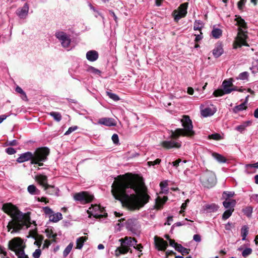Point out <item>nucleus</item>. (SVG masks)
I'll list each match as a JSON object with an SVG mask.
<instances>
[{
	"instance_id": "nucleus-1",
	"label": "nucleus",
	"mask_w": 258,
	"mask_h": 258,
	"mask_svg": "<svg viewBox=\"0 0 258 258\" xmlns=\"http://www.w3.org/2000/svg\"><path fill=\"white\" fill-rule=\"evenodd\" d=\"M111 188L114 198L131 210L143 207L150 198L144 183L131 177L118 176Z\"/></svg>"
},
{
	"instance_id": "nucleus-2",
	"label": "nucleus",
	"mask_w": 258,
	"mask_h": 258,
	"mask_svg": "<svg viewBox=\"0 0 258 258\" xmlns=\"http://www.w3.org/2000/svg\"><path fill=\"white\" fill-rule=\"evenodd\" d=\"M183 128H177L175 131H171L170 140L164 141L161 143V145L166 149L172 148H179L181 147L180 142L175 140L180 136L192 137L195 135L191 120L187 115H183L180 120Z\"/></svg>"
},
{
	"instance_id": "nucleus-3",
	"label": "nucleus",
	"mask_w": 258,
	"mask_h": 258,
	"mask_svg": "<svg viewBox=\"0 0 258 258\" xmlns=\"http://www.w3.org/2000/svg\"><path fill=\"white\" fill-rule=\"evenodd\" d=\"M2 209L12 218L7 226L8 231L13 229L11 233H15L26 225L28 218L25 214L20 212L16 206L11 203H6L3 205Z\"/></svg>"
},
{
	"instance_id": "nucleus-4",
	"label": "nucleus",
	"mask_w": 258,
	"mask_h": 258,
	"mask_svg": "<svg viewBox=\"0 0 258 258\" xmlns=\"http://www.w3.org/2000/svg\"><path fill=\"white\" fill-rule=\"evenodd\" d=\"M49 154V150L46 147H41L37 149L34 153L31 152H27L20 155L17 159L18 163H23L31 160V164H38L41 166L43 165L42 162L45 161L47 156Z\"/></svg>"
},
{
	"instance_id": "nucleus-5",
	"label": "nucleus",
	"mask_w": 258,
	"mask_h": 258,
	"mask_svg": "<svg viewBox=\"0 0 258 258\" xmlns=\"http://www.w3.org/2000/svg\"><path fill=\"white\" fill-rule=\"evenodd\" d=\"M118 241L120 243V246L117 247L114 251V255L116 256H119L121 254L126 253L129 251L130 247H135L137 243L135 238L128 236L120 238Z\"/></svg>"
},
{
	"instance_id": "nucleus-6",
	"label": "nucleus",
	"mask_w": 258,
	"mask_h": 258,
	"mask_svg": "<svg viewBox=\"0 0 258 258\" xmlns=\"http://www.w3.org/2000/svg\"><path fill=\"white\" fill-rule=\"evenodd\" d=\"M25 245L20 238H15L9 242V248L14 251L18 258H29L24 252Z\"/></svg>"
},
{
	"instance_id": "nucleus-7",
	"label": "nucleus",
	"mask_w": 258,
	"mask_h": 258,
	"mask_svg": "<svg viewBox=\"0 0 258 258\" xmlns=\"http://www.w3.org/2000/svg\"><path fill=\"white\" fill-rule=\"evenodd\" d=\"M200 180L203 185L207 188H211L216 183L214 173L209 170H206L202 174Z\"/></svg>"
},
{
	"instance_id": "nucleus-8",
	"label": "nucleus",
	"mask_w": 258,
	"mask_h": 258,
	"mask_svg": "<svg viewBox=\"0 0 258 258\" xmlns=\"http://www.w3.org/2000/svg\"><path fill=\"white\" fill-rule=\"evenodd\" d=\"M222 89H219L214 91L213 95L216 97L222 96L224 94H229L231 92L230 90L233 86L232 79L225 80L222 83Z\"/></svg>"
},
{
	"instance_id": "nucleus-9",
	"label": "nucleus",
	"mask_w": 258,
	"mask_h": 258,
	"mask_svg": "<svg viewBox=\"0 0 258 258\" xmlns=\"http://www.w3.org/2000/svg\"><path fill=\"white\" fill-rule=\"evenodd\" d=\"M74 199L81 204H86L91 202L94 196L87 191H81L76 193L73 196Z\"/></svg>"
},
{
	"instance_id": "nucleus-10",
	"label": "nucleus",
	"mask_w": 258,
	"mask_h": 258,
	"mask_svg": "<svg viewBox=\"0 0 258 258\" xmlns=\"http://www.w3.org/2000/svg\"><path fill=\"white\" fill-rule=\"evenodd\" d=\"M187 3L182 4L178 8V10H174L173 15L175 21L177 22L179 19L184 17L187 14Z\"/></svg>"
},
{
	"instance_id": "nucleus-11",
	"label": "nucleus",
	"mask_w": 258,
	"mask_h": 258,
	"mask_svg": "<svg viewBox=\"0 0 258 258\" xmlns=\"http://www.w3.org/2000/svg\"><path fill=\"white\" fill-rule=\"evenodd\" d=\"M246 38L247 35L245 32L239 28L237 36L234 43V48H236L237 47H241L242 45L247 46V44L246 42Z\"/></svg>"
},
{
	"instance_id": "nucleus-12",
	"label": "nucleus",
	"mask_w": 258,
	"mask_h": 258,
	"mask_svg": "<svg viewBox=\"0 0 258 258\" xmlns=\"http://www.w3.org/2000/svg\"><path fill=\"white\" fill-rule=\"evenodd\" d=\"M103 210V208H101L97 205H92L91 207L88 210L87 212L90 215L89 217L91 215L96 218H99L105 216Z\"/></svg>"
},
{
	"instance_id": "nucleus-13",
	"label": "nucleus",
	"mask_w": 258,
	"mask_h": 258,
	"mask_svg": "<svg viewBox=\"0 0 258 258\" xmlns=\"http://www.w3.org/2000/svg\"><path fill=\"white\" fill-rule=\"evenodd\" d=\"M55 37L60 41L61 45L64 48H68L71 43L70 36L62 31H58L55 33Z\"/></svg>"
},
{
	"instance_id": "nucleus-14",
	"label": "nucleus",
	"mask_w": 258,
	"mask_h": 258,
	"mask_svg": "<svg viewBox=\"0 0 258 258\" xmlns=\"http://www.w3.org/2000/svg\"><path fill=\"white\" fill-rule=\"evenodd\" d=\"M35 179L40 185L44 187V190H47V187H48L49 184L47 183V177L46 175L39 174L35 176Z\"/></svg>"
},
{
	"instance_id": "nucleus-15",
	"label": "nucleus",
	"mask_w": 258,
	"mask_h": 258,
	"mask_svg": "<svg viewBox=\"0 0 258 258\" xmlns=\"http://www.w3.org/2000/svg\"><path fill=\"white\" fill-rule=\"evenodd\" d=\"M98 123L108 126H115L116 125V122L112 118H101L98 121Z\"/></svg>"
},
{
	"instance_id": "nucleus-16",
	"label": "nucleus",
	"mask_w": 258,
	"mask_h": 258,
	"mask_svg": "<svg viewBox=\"0 0 258 258\" xmlns=\"http://www.w3.org/2000/svg\"><path fill=\"white\" fill-rule=\"evenodd\" d=\"M28 11V5L26 3L22 8H20L17 10V14L21 19H24L27 17Z\"/></svg>"
},
{
	"instance_id": "nucleus-17",
	"label": "nucleus",
	"mask_w": 258,
	"mask_h": 258,
	"mask_svg": "<svg viewBox=\"0 0 258 258\" xmlns=\"http://www.w3.org/2000/svg\"><path fill=\"white\" fill-rule=\"evenodd\" d=\"M156 246L160 250H165L168 245L167 242L162 238H158L155 237Z\"/></svg>"
},
{
	"instance_id": "nucleus-18",
	"label": "nucleus",
	"mask_w": 258,
	"mask_h": 258,
	"mask_svg": "<svg viewBox=\"0 0 258 258\" xmlns=\"http://www.w3.org/2000/svg\"><path fill=\"white\" fill-rule=\"evenodd\" d=\"M87 59L90 61H94L98 58V53L95 50H90L86 53Z\"/></svg>"
},
{
	"instance_id": "nucleus-19",
	"label": "nucleus",
	"mask_w": 258,
	"mask_h": 258,
	"mask_svg": "<svg viewBox=\"0 0 258 258\" xmlns=\"http://www.w3.org/2000/svg\"><path fill=\"white\" fill-rule=\"evenodd\" d=\"M236 201L235 200L226 199L225 201L223 202V206L227 209L234 208L236 205Z\"/></svg>"
},
{
	"instance_id": "nucleus-20",
	"label": "nucleus",
	"mask_w": 258,
	"mask_h": 258,
	"mask_svg": "<svg viewBox=\"0 0 258 258\" xmlns=\"http://www.w3.org/2000/svg\"><path fill=\"white\" fill-rule=\"evenodd\" d=\"M215 109H212L210 107H206L205 109L201 110V115L203 117H206L213 115L215 113Z\"/></svg>"
},
{
	"instance_id": "nucleus-21",
	"label": "nucleus",
	"mask_w": 258,
	"mask_h": 258,
	"mask_svg": "<svg viewBox=\"0 0 258 258\" xmlns=\"http://www.w3.org/2000/svg\"><path fill=\"white\" fill-rule=\"evenodd\" d=\"M251 123L252 121L251 120L245 121L243 122L241 124L235 127V130L240 133H242L245 130L246 127L250 126L251 124Z\"/></svg>"
},
{
	"instance_id": "nucleus-22",
	"label": "nucleus",
	"mask_w": 258,
	"mask_h": 258,
	"mask_svg": "<svg viewBox=\"0 0 258 258\" xmlns=\"http://www.w3.org/2000/svg\"><path fill=\"white\" fill-rule=\"evenodd\" d=\"M49 220L53 222H57L62 218V214L57 212L55 214L53 213L49 216Z\"/></svg>"
},
{
	"instance_id": "nucleus-23",
	"label": "nucleus",
	"mask_w": 258,
	"mask_h": 258,
	"mask_svg": "<svg viewBox=\"0 0 258 258\" xmlns=\"http://www.w3.org/2000/svg\"><path fill=\"white\" fill-rule=\"evenodd\" d=\"M87 239L86 237L82 236L78 238L76 240V248L79 249H81Z\"/></svg>"
},
{
	"instance_id": "nucleus-24",
	"label": "nucleus",
	"mask_w": 258,
	"mask_h": 258,
	"mask_svg": "<svg viewBox=\"0 0 258 258\" xmlns=\"http://www.w3.org/2000/svg\"><path fill=\"white\" fill-rule=\"evenodd\" d=\"M137 221L135 219H129L126 222V227L131 231L135 229Z\"/></svg>"
},
{
	"instance_id": "nucleus-25",
	"label": "nucleus",
	"mask_w": 258,
	"mask_h": 258,
	"mask_svg": "<svg viewBox=\"0 0 258 258\" xmlns=\"http://www.w3.org/2000/svg\"><path fill=\"white\" fill-rule=\"evenodd\" d=\"M167 197H164L163 198L158 197L156 200V204L157 208L158 209L161 208L162 205L167 201Z\"/></svg>"
},
{
	"instance_id": "nucleus-26",
	"label": "nucleus",
	"mask_w": 258,
	"mask_h": 258,
	"mask_svg": "<svg viewBox=\"0 0 258 258\" xmlns=\"http://www.w3.org/2000/svg\"><path fill=\"white\" fill-rule=\"evenodd\" d=\"M46 192L49 195H53L55 194H57L58 191V189L55 187L54 186L48 185V187H47V190H45Z\"/></svg>"
},
{
	"instance_id": "nucleus-27",
	"label": "nucleus",
	"mask_w": 258,
	"mask_h": 258,
	"mask_svg": "<svg viewBox=\"0 0 258 258\" xmlns=\"http://www.w3.org/2000/svg\"><path fill=\"white\" fill-rule=\"evenodd\" d=\"M211 34L214 38L218 39L222 35V31L220 29L214 28Z\"/></svg>"
},
{
	"instance_id": "nucleus-28",
	"label": "nucleus",
	"mask_w": 258,
	"mask_h": 258,
	"mask_svg": "<svg viewBox=\"0 0 258 258\" xmlns=\"http://www.w3.org/2000/svg\"><path fill=\"white\" fill-rule=\"evenodd\" d=\"M28 191L31 195H39L40 190L34 185H30L27 188Z\"/></svg>"
},
{
	"instance_id": "nucleus-29",
	"label": "nucleus",
	"mask_w": 258,
	"mask_h": 258,
	"mask_svg": "<svg viewBox=\"0 0 258 258\" xmlns=\"http://www.w3.org/2000/svg\"><path fill=\"white\" fill-rule=\"evenodd\" d=\"M175 250L179 252H181L182 255L188 254L189 250L183 247L181 244H178L175 247Z\"/></svg>"
},
{
	"instance_id": "nucleus-30",
	"label": "nucleus",
	"mask_w": 258,
	"mask_h": 258,
	"mask_svg": "<svg viewBox=\"0 0 258 258\" xmlns=\"http://www.w3.org/2000/svg\"><path fill=\"white\" fill-rule=\"evenodd\" d=\"M223 53V50L220 46L217 47L213 50V54L216 58L219 57Z\"/></svg>"
},
{
	"instance_id": "nucleus-31",
	"label": "nucleus",
	"mask_w": 258,
	"mask_h": 258,
	"mask_svg": "<svg viewBox=\"0 0 258 258\" xmlns=\"http://www.w3.org/2000/svg\"><path fill=\"white\" fill-rule=\"evenodd\" d=\"M213 157L219 163H225L226 161V158L222 155L218 153H213Z\"/></svg>"
},
{
	"instance_id": "nucleus-32",
	"label": "nucleus",
	"mask_w": 258,
	"mask_h": 258,
	"mask_svg": "<svg viewBox=\"0 0 258 258\" xmlns=\"http://www.w3.org/2000/svg\"><path fill=\"white\" fill-rule=\"evenodd\" d=\"M248 233V227L246 225L243 226L241 229V234L242 237V240H245L246 239V237Z\"/></svg>"
},
{
	"instance_id": "nucleus-33",
	"label": "nucleus",
	"mask_w": 258,
	"mask_h": 258,
	"mask_svg": "<svg viewBox=\"0 0 258 258\" xmlns=\"http://www.w3.org/2000/svg\"><path fill=\"white\" fill-rule=\"evenodd\" d=\"M234 211V208H231L226 210L222 215V219L224 220L228 219Z\"/></svg>"
},
{
	"instance_id": "nucleus-34",
	"label": "nucleus",
	"mask_w": 258,
	"mask_h": 258,
	"mask_svg": "<svg viewBox=\"0 0 258 258\" xmlns=\"http://www.w3.org/2000/svg\"><path fill=\"white\" fill-rule=\"evenodd\" d=\"M246 108L247 107L245 103H242L239 105L235 106L233 108V111L235 113H237L240 111L245 110Z\"/></svg>"
},
{
	"instance_id": "nucleus-35",
	"label": "nucleus",
	"mask_w": 258,
	"mask_h": 258,
	"mask_svg": "<svg viewBox=\"0 0 258 258\" xmlns=\"http://www.w3.org/2000/svg\"><path fill=\"white\" fill-rule=\"evenodd\" d=\"M49 114L56 121H59L61 119V115L60 113L58 112H51L49 113Z\"/></svg>"
},
{
	"instance_id": "nucleus-36",
	"label": "nucleus",
	"mask_w": 258,
	"mask_h": 258,
	"mask_svg": "<svg viewBox=\"0 0 258 258\" xmlns=\"http://www.w3.org/2000/svg\"><path fill=\"white\" fill-rule=\"evenodd\" d=\"M203 26L202 22L200 20H196L194 23V29L201 30Z\"/></svg>"
},
{
	"instance_id": "nucleus-37",
	"label": "nucleus",
	"mask_w": 258,
	"mask_h": 258,
	"mask_svg": "<svg viewBox=\"0 0 258 258\" xmlns=\"http://www.w3.org/2000/svg\"><path fill=\"white\" fill-rule=\"evenodd\" d=\"M73 243L72 242L70 243L67 246V247L65 248V249L64 250V251L63 252V255L64 257H66L69 254V253L71 252V251L73 248Z\"/></svg>"
},
{
	"instance_id": "nucleus-38",
	"label": "nucleus",
	"mask_w": 258,
	"mask_h": 258,
	"mask_svg": "<svg viewBox=\"0 0 258 258\" xmlns=\"http://www.w3.org/2000/svg\"><path fill=\"white\" fill-rule=\"evenodd\" d=\"M249 76V74L247 72H244L240 73L238 77H237V79L241 80H248V78Z\"/></svg>"
},
{
	"instance_id": "nucleus-39",
	"label": "nucleus",
	"mask_w": 258,
	"mask_h": 258,
	"mask_svg": "<svg viewBox=\"0 0 258 258\" xmlns=\"http://www.w3.org/2000/svg\"><path fill=\"white\" fill-rule=\"evenodd\" d=\"M107 95L109 98L112 99L114 101H118L120 99L119 97L116 94L112 93L109 92H106Z\"/></svg>"
},
{
	"instance_id": "nucleus-40",
	"label": "nucleus",
	"mask_w": 258,
	"mask_h": 258,
	"mask_svg": "<svg viewBox=\"0 0 258 258\" xmlns=\"http://www.w3.org/2000/svg\"><path fill=\"white\" fill-rule=\"evenodd\" d=\"M206 207L207 209L210 210L211 212H214L218 209V206L215 204L207 205Z\"/></svg>"
},
{
	"instance_id": "nucleus-41",
	"label": "nucleus",
	"mask_w": 258,
	"mask_h": 258,
	"mask_svg": "<svg viewBox=\"0 0 258 258\" xmlns=\"http://www.w3.org/2000/svg\"><path fill=\"white\" fill-rule=\"evenodd\" d=\"M252 253V249L250 248H246L242 252V255L243 257H246Z\"/></svg>"
},
{
	"instance_id": "nucleus-42",
	"label": "nucleus",
	"mask_w": 258,
	"mask_h": 258,
	"mask_svg": "<svg viewBox=\"0 0 258 258\" xmlns=\"http://www.w3.org/2000/svg\"><path fill=\"white\" fill-rule=\"evenodd\" d=\"M88 71L89 72H90L91 73H92L93 74H96V75H100L101 74L100 71H99V70H98L93 67H89L88 68Z\"/></svg>"
},
{
	"instance_id": "nucleus-43",
	"label": "nucleus",
	"mask_w": 258,
	"mask_h": 258,
	"mask_svg": "<svg viewBox=\"0 0 258 258\" xmlns=\"http://www.w3.org/2000/svg\"><path fill=\"white\" fill-rule=\"evenodd\" d=\"M246 170H247V172L249 173L248 170L251 168H258V162L255 163L254 164H246L245 166Z\"/></svg>"
},
{
	"instance_id": "nucleus-44",
	"label": "nucleus",
	"mask_w": 258,
	"mask_h": 258,
	"mask_svg": "<svg viewBox=\"0 0 258 258\" xmlns=\"http://www.w3.org/2000/svg\"><path fill=\"white\" fill-rule=\"evenodd\" d=\"M209 138L210 139H213V140H219L221 139V136H220V134L216 133V134H213L211 135H209Z\"/></svg>"
},
{
	"instance_id": "nucleus-45",
	"label": "nucleus",
	"mask_w": 258,
	"mask_h": 258,
	"mask_svg": "<svg viewBox=\"0 0 258 258\" xmlns=\"http://www.w3.org/2000/svg\"><path fill=\"white\" fill-rule=\"evenodd\" d=\"M234 195V192L232 191H224L223 194V196L227 199H229L230 197H232Z\"/></svg>"
},
{
	"instance_id": "nucleus-46",
	"label": "nucleus",
	"mask_w": 258,
	"mask_h": 258,
	"mask_svg": "<svg viewBox=\"0 0 258 258\" xmlns=\"http://www.w3.org/2000/svg\"><path fill=\"white\" fill-rule=\"evenodd\" d=\"M43 211L46 215L49 217L53 213L52 210L48 207H45L43 208Z\"/></svg>"
},
{
	"instance_id": "nucleus-47",
	"label": "nucleus",
	"mask_w": 258,
	"mask_h": 258,
	"mask_svg": "<svg viewBox=\"0 0 258 258\" xmlns=\"http://www.w3.org/2000/svg\"><path fill=\"white\" fill-rule=\"evenodd\" d=\"M237 23L238 25L242 28L246 27V23L244 20L240 18H238L237 19Z\"/></svg>"
},
{
	"instance_id": "nucleus-48",
	"label": "nucleus",
	"mask_w": 258,
	"mask_h": 258,
	"mask_svg": "<svg viewBox=\"0 0 258 258\" xmlns=\"http://www.w3.org/2000/svg\"><path fill=\"white\" fill-rule=\"evenodd\" d=\"M41 253V251L40 249L38 248L33 253V256L34 258H39Z\"/></svg>"
},
{
	"instance_id": "nucleus-49",
	"label": "nucleus",
	"mask_w": 258,
	"mask_h": 258,
	"mask_svg": "<svg viewBox=\"0 0 258 258\" xmlns=\"http://www.w3.org/2000/svg\"><path fill=\"white\" fill-rule=\"evenodd\" d=\"M252 212V208L251 207H248L245 208L244 210V212L245 214H246L247 216H250Z\"/></svg>"
},
{
	"instance_id": "nucleus-50",
	"label": "nucleus",
	"mask_w": 258,
	"mask_h": 258,
	"mask_svg": "<svg viewBox=\"0 0 258 258\" xmlns=\"http://www.w3.org/2000/svg\"><path fill=\"white\" fill-rule=\"evenodd\" d=\"M78 128L77 126H73L69 128L68 130L65 133L64 135H69L73 132L76 131Z\"/></svg>"
},
{
	"instance_id": "nucleus-51",
	"label": "nucleus",
	"mask_w": 258,
	"mask_h": 258,
	"mask_svg": "<svg viewBox=\"0 0 258 258\" xmlns=\"http://www.w3.org/2000/svg\"><path fill=\"white\" fill-rule=\"evenodd\" d=\"M161 160L159 159H156L154 161H149L148 162V165L150 166L151 165H155L160 164Z\"/></svg>"
},
{
	"instance_id": "nucleus-52",
	"label": "nucleus",
	"mask_w": 258,
	"mask_h": 258,
	"mask_svg": "<svg viewBox=\"0 0 258 258\" xmlns=\"http://www.w3.org/2000/svg\"><path fill=\"white\" fill-rule=\"evenodd\" d=\"M111 139H112L113 142L114 144H117L118 143L119 139H118V136L117 134H113L112 136Z\"/></svg>"
},
{
	"instance_id": "nucleus-53",
	"label": "nucleus",
	"mask_w": 258,
	"mask_h": 258,
	"mask_svg": "<svg viewBox=\"0 0 258 258\" xmlns=\"http://www.w3.org/2000/svg\"><path fill=\"white\" fill-rule=\"evenodd\" d=\"M6 151L9 155H13L16 153V150L12 147L7 148Z\"/></svg>"
},
{
	"instance_id": "nucleus-54",
	"label": "nucleus",
	"mask_w": 258,
	"mask_h": 258,
	"mask_svg": "<svg viewBox=\"0 0 258 258\" xmlns=\"http://www.w3.org/2000/svg\"><path fill=\"white\" fill-rule=\"evenodd\" d=\"M250 200L252 202L258 203V194H253L250 196Z\"/></svg>"
},
{
	"instance_id": "nucleus-55",
	"label": "nucleus",
	"mask_w": 258,
	"mask_h": 258,
	"mask_svg": "<svg viewBox=\"0 0 258 258\" xmlns=\"http://www.w3.org/2000/svg\"><path fill=\"white\" fill-rule=\"evenodd\" d=\"M160 186L162 190H167V181H162L160 183Z\"/></svg>"
},
{
	"instance_id": "nucleus-56",
	"label": "nucleus",
	"mask_w": 258,
	"mask_h": 258,
	"mask_svg": "<svg viewBox=\"0 0 258 258\" xmlns=\"http://www.w3.org/2000/svg\"><path fill=\"white\" fill-rule=\"evenodd\" d=\"M16 91L20 94L24 95L25 97L26 98V95L25 93L24 92V91L22 90V89L21 87L17 86L16 88Z\"/></svg>"
},
{
	"instance_id": "nucleus-57",
	"label": "nucleus",
	"mask_w": 258,
	"mask_h": 258,
	"mask_svg": "<svg viewBox=\"0 0 258 258\" xmlns=\"http://www.w3.org/2000/svg\"><path fill=\"white\" fill-rule=\"evenodd\" d=\"M189 202V200L187 199L185 201V203H183L181 205V210L180 211V213H182L184 210L186 208L187 203H188Z\"/></svg>"
},
{
	"instance_id": "nucleus-58",
	"label": "nucleus",
	"mask_w": 258,
	"mask_h": 258,
	"mask_svg": "<svg viewBox=\"0 0 258 258\" xmlns=\"http://www.w3.org/2000/svg\"><path fill=\"white\" fill-rule=\"evenodd\" d=\"M246 0H240L238 2L237 5L239 9H241L242 8L243 6L244 5Z\"/></svg>"
},
{
	"instance_id": "nucleus-59",
	"label": "nucleus",
	"mask_w": 258,
	"mask_h": 258,
	"mask_svg": "<svg viewBox=\"0 0 258 258\" xmlns=\"http://www.w3.org/2000/svg\"><path fill=\"white\" fill-rule=\"evenodd\" d=\"M181 162V160L180 159H178L176 161L173 162L172 163V165L175 167L176 168L179 166V164Z\"/></svg>"
},
{
	"instance_id": "nucleus-60",
	"label": "nucleus",
	"mask_w": 258,
	"mask_h": 258,
	"mask_svg": "<svg viewBox=\"0 0 258 258\" xmlns=\"http://www.w3.org/2000/svg\"><path fill=\"white\" fill-rule=\"evenodd\" d=\"M194 240L196 242H200L201 240V238L200 235L195 234L193 237Z\"/></svg>"
},
{
	"instance_id": "nucleus-61",
	"label": "nucleus",
	"mask_w": 258,
	"mask_h": 258,
	"mask_svg": "<svg viewBox=\"0 0 258 258\" xmlns=\"http://www.w3.org/2000/svg\"><path fill=\"white\" fill-rule=\"evenodd\" d=\"M169 244L171 246L174 247L175 249L176 245H178V244L177 243H176L174 240L169 239Z\"/></svg>"
},
{
	"instance_id": "nucleus-62",
	"label": "nucleus",
	"mask_w": 258,
	"mask_h": 258,
	"mask_svg": "<svg viewBox=\"0 0 258 258\" xmlns=\"http://www.w3.org/2000/svg\"><path fill=\"white\" fill-rule=\"evenodd\" d=\"M173 221V217L172 216H169L167 218V222L165 223V224H167L168 225H170L171 224V223Z\"/></svg>"
},
{
	"instance_id": "nucleus-63",
	"label": "nucleus",
	"mask_w": 258,
	"mask_h": 258,
	"mask_svg": "<svg viewBox=\"0 0 258 258\" xmlns=\"http://www.w3.org/2000/svg\"><path fill=\"white\" fill-rule=\"evenodd\" d=\"M200 34H198L196 35V38H195V41L198 42L199 41L201 40L203 37L202 36V32H200Z\"/></svg>"
},
{
	"instance_id": "nucleus-64",
	"label": "nucleus",
	"mask_w": 258,
	"mask_h": 258,
	"mask_svg": "<svg viewBox=\"0 0 258 258\" xmlns=\"http://www.w3.org/2000/svg\"><path fill=\"white\" fill-rule=\"evenodd\" d=\"M232 224L231 223L228 222L227 224L225 225V229L227 230H230Z\"/></svg>"
}]
</instances>
